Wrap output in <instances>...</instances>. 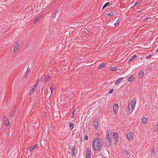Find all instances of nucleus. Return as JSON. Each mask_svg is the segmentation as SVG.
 Instances as JSON below:
<instances>
[{"label":"nucleus","mask_w":158,"mask_h":158,"mask_svg":"<svg viewBox=\"0 0 158 158\" xmlns=\"http://www.w3.org/2000/svg\"><path fill=\"white\" fill-rule=\"evenodd\" d=\"M102 146L101 139L99 138H95L92 143V147L94 150L95 151H99L102 148Z\"/></svg>","instance_id":"1"},{"label":"nucleus","mask_w":158,"mask_h":158,"mask_svg":"<svg viewBox=\"0 0 158 158\" xmlns=\"http://www.w3.org/2000/svg\"><path fill=\"white\" fill-rule=\"evenodd\" d=\"M111 134L110 133V131L107 130L106 133V139L105 140V144L107 147L109 148L110 147L111 143Z\"/></svg>","instance_id":"2"},{"label":"nucleus","mask_w":158,"mask_h":158,"mask_svg":"<svg viewBox=\"0 0 158 158\" xmlns=\"http://www.w3.org/2000/svg\"><path fill=\"white\" fill-rule=\"evenodd\" d=\"M2 120L4 126L7 127L10 125V122L9 120L5 114H4V117L3 118Z\"/></svg>","instance_id":"3"},{"label":"nucleus","mask_w":158,"mask_h":158,"mask_svg":"<svg viewBox=\"0 0 158 158\" xmlns=\"http://www.w3.org/2000/svg\"><path fill=\"white\" fill-rule=\"evenodd\" d=\"M86 158H91V149L89 148L86 150Z\"/></svg>","instance_id":"4"},{"label":"nucleus","mask_w":158,"mask_h":158,"mask_svg":"<svg viewBox=\"0 0 158 158\" xmlns=\"http://www.w3.org/2000/svg\"><path fill=\"white\" fill-rule=\"evenodd\" d=\"M113 136L115 141L117 142L118 141L119 135L118 133L114 132L113 133Z\"/></svg>","instance_id":"5"},{"label":"nucleus","mask_w":158,"mask_h":158,"mask_svg":"<svg viewBox=\"0 0 158 158\" xmlns=\"http://www.w3.org/2000/svg\"><path fill=\"white\" fill-rule=\"evenodd\" d=\"M136 99L135 98H134L131 101V103L129 105H130L131 107H132V109L133 108H135V104L136 103Z\"/></svg>","instance_id":"6"},{"label":"nucleus","mask_w":158,"mask_h":158,"mask_svg":"<svg viewBox=\"0 0 158 158\" xmlns=\"http://www.w3.org/2000/svg\"><path fill=\"white\" fill-rule=\"evenodd\" d=\"M19 44H18V42H15V44L14 45L13 52L15 53L17 51L18 48L19 47Z\"/></svg>","instance_id":"7"},{"label":"nucleus","mask_w":158,"mask_h":158,"mask_svg":"<svg viewBox=\"0 0 158 158\" xmlns=\"http://www.w3.org/2000/svg\"><path fill=\"white\" fill-rule=\"evenodd\" d=\"M118 104L117 103L114 104L113 107V111L115 113L118 112Z\"/></svg>","instance_id":"8"},{"label":"nucleus","mask_w":158,"mask_h":158,"mask_svg":"<svg viewBox=\"0 0 158 158\" xmlns=\"http://www.w3.org/2000/svg\"><path fill=\"white\" fill-rule=\"evenodd\" d=\"M38 148V145L37 144H35L34 146L31 147H29L28 148V150L30 152H31L33 150H36Z\"/></svg>","instance_id":"9"},{"label":"nucleus","mask_w":158,"mask_h":158,"mask_svg":"<svg viewBox=\"0 0 158 158\" xmlns=\"http://www.w3.org/2000/svg\"><path fill=\"white\" fill-rule=\"evenodd\" d=\"M36 88H35V87L32 86L31 87V88L28 93V95L30 96L33 93H34V91H35V89Z\"/></svg>","instance_id":"10"},{"label":"nucleus","mask_w":158,"mask_h":158,"mask_svg":"<svg viewBox=\"0 0 158 158\" xmlns=\"http://www.w3.org/2000/svg\"><path fill=\"white\" fill-rule=\"evenodd\" d=\"M127 137L128 139L129 140H131L133 138V135L131 133H129L127 134Z\"/></svg>","instance_id":"11"},{"label":"nucleus","mask_w":158,"mask_h":158,"mask_svg":"<svg viewBox=\"0 0 158 158\" xmlns=\"http://www.w3.org/2000/svg\"><path fill=\"white\" fill-rule=\"evenodd\" d=\"M43 16V15H42L35 18L33 21V23H37L39 20H40Z\"/></svg>","instance_id":"12"},{"label":"nucleus","mask_w":158,"mask_h":158,"mask_svg":"<svg viewBox=\"0 0 158 158\" xmlns=\"http://www.w3.org/2000/svg\"><path fill=\"white\" fill-rule=\"evenodd\" d=\"M51 77L48 75H45L44 77V81L46 83L50 79Z\"/></svg>","instance_id":"13"},{"label":"nucleus","mask_w":158,"mask_h":158,"mask_svg":"<svg viewBox=\"0 0 158 158\" xmlns=\"http://www.w3.org/2000/svg\"><path fill=\"white\" fill-rule=\"evenodd\" d=\"M93 126L94 128L97 129L98 126V120L95 121L93 124Z\"/></svg>","instance_id":"14"},{"label":"nucleus","mask_w":158,"mask_h":158,"mask_svg":"<svg viewBox=\"0 0 158 158\" xmlns=\"http://www.w3.org/2000/svg\"><path fill=\"white\" fill-rule=\"evenodd\" d=\"M75 146H73L72 147V154L71 155V156H74L76 155V152H75Z\"/></svg>","instance_id":"15"},{"label":"nucleus","mask_w":158,"mask_h":158,"mask_svg":"<svg viewBox=\"0 0 158 158\" xmlns=\"http://www.w3.org/2000/svg\"><path fill=\"white\" fill-rule=\"evenodd\" d=\"M30 73V68L29 66H28L27 68V71L25 73V77H27L29 75Z\"/></svg>","instance_id":"16"},{"label":"nucleus","mask_w":158,"mask_h":158,"mask_svg":"<svg viewBox=\"0 0 158 158\" xmlns=\"http://www.w3.org/2000/svg\"><path fill=\"white\" fill-rule=\"evenodd\" d=\"M106 66V64H105L104 63H101V64H99L98 66V69H101L102 68Z\"/></svg>","instance_id":"17"},{"label":"nucleus","mask_w":158,"mask_h":158,"mask_svg":"<svg viewBox=\"0 0 158 158\" xmlns=\"http://www.w3.org/2000/svg\"><path fill=\"white\" fill-rule=\"evenodd\" d=\"M132 108H132V107H131L130 105H129V106H128V111H129V112L130 113H131L134 110V109L135 108H133V110L132 109Z\"/></svg>","instance_id":"18"},{"label":"nucleus","mask_w":158,"mask_h":158,"mask_svg":"<svg viewBox=\"0 0 158 158\" xmlns=\"http://www.w3.org/2000/svg\"><path fill=\"white\" fill-rule=\"evenodd\" d=\"M143 71H140L138 75L139 78H142L143 77Z\"/></svg>","instance_id":"19"},{"label":"nucleus","mask_w":158,"mask_h":158,"mask_svg":"<svg viewBox=\"0 0 158 158\" xmlns=\"http://www.w3.org/2000/svg\"><path fill=\"white\" fill-rule=\"evenodd\" d=\"M58 10L57 9L54 11L52 15V17L53 18H56V14L58 13Z\"/></svg>","instance_id":"20"},{"label":"nucleus","mask_w":158,"mask_h":158,"mask_svg":"<svg viewBox=\"0 0 158 158\" xmlns=\"http://www.w3.org/2000/svg\"><path fill=\"white\" fill-rule=\"evenodd\" d=\"M142 122L143 124L147 123L148 122L147 119L145 117L143 118L142 119Z\"/></svg>","instance_id":"21"},{"label":"nucleus","mask_w":158,"mask_h":158,"mask_svg":"<svg viewBox=\"0 0 158 158\" xmlns=\"http://www.w3.org/2000/svg\"><path fill=\"white\" fill-rule=\"evenodd\" d=\"M117 67H116V66L114 67H112L110 68V70L112 71H114V70H116L118 69Z\"/></svg>","instance_id":"22"},{"label":"nucleus","mask_w":158,"mask_h":158,"mask_svg":"<svg viewBox=\"0 0 158 158\" xmlns=\"http://www.w3.org/2000/svg\"><path fill=\"white\" fill-rule=\"evenodd\" d=\"M69 129L70 130H73L74 125L73 123H71L69 124Z\"/></svg>","instance_id":"23"},{"label":"nucleus","mask_w":158,"mask_h":158,"mask_svg":"<svg viewBox=\"0 0 158 158\" xmlns=\"http://www.w3.org/2000/svg\"><path fill=\"white\" fill-rule=\"evenodd\" d=\"M39 80V78H38L37 79V80L35 82L34 85L33 86L35 87V88H36L38 84Z\"/></svg>","instance_id":"24"},{"label":"nucleus","mask_w":158,"mask_h":158,"mask_svg":"<svg viewBox=\"0 0 158 158\" xmlns=\"http://www.w3.org/2000/svg\"><path fill=\"white\" fill-rule=\"evenodd\" d=\"M134 78L132 76L128 78V80L129 82H131L134 79Z\"/></svg>","instance_id":"25"},{"label":"nucleus","mask_w":158,"mask_h":158,"mask_svg":"<svg viewBox=\"0 0 158 158\" xmlns=\"http://www.w3.org/2000/svg\"><path fill=\"white\" fill-rule=\"evenodd\" d=\"M121 82V81H120V80H119L118 79L114 83V84L115 85H118Z\"/></svg>","instance_id":"26"},{"label":"nucleus","mask_w":158,"mask_h":158,"mask_svg":"<svg viewBox=\"0 0 158 158\" xmlns=\"http://www.w3.org/2000/svg\"><path fill=\"white\" fill-rule=\"evenodd\" d=\"M158 131V125L156 124L154 127V131L157 132Z\"/></svg>","instance_id":"27"},{"label":"nucleus","mask_w":158,"mask_h":158,"mask_svg":"<svg viewBox=\"0 0 158 158\" xmlns=\"http://www.w3.org/2000/svg\"><path fill=\"white\" fill-rule=\"evenodd\" d=\"M136 56V55L135 54V55H134L133 56H132L131 58H130V59L129 60V61H130V60H133L135 58V57Z\"/></svg>","instance_id":"28"},{"label":"nucleus","mask_w":158,"mask_h":158,"mask_svg":"<svg viewBox=\"0 0 158 158\" xmlns=\"http://www.w3.org/2000/svg\"><path fill=\"white\" fill-rule=\"evenodd\" d=\"M109 3H110V2H109L105 3L104 4V6H103V8L106 7L107 6L109 5Z\"/></svg>","instance_id":"29"},{"label":"nucleus","mask_w":158,"mask_h":158,"mask_svg":"<svg viewBox=\"0 0 158 158\" xmlns=\"http://www.w3.org/2000/svg\"><path fill=\"white\" fill-rule=\"evenodd\" d=\"M119 23V20L118 19L117 21L114 24V25L115 26H117L118 25Z\"/></svg>","instance_id":"30"},{"label":"nucleus","mask_w":158,"mask_h":158,"mask_svg":"<svg viewBox=\"0 0 158 158\" xmlns=\"http://www.w3.org/2000/svg\"><path fill=\"white\" fill-rule=\"evenodd\" d=\"M15 111H13L11 114V116L12 117H13L15 116Z\"/></svg>","instance_id":"31"},{"label":"nucleus","mask_w":158,"mask_h":158,"mask_svg":"<svg viewBox=\"0 0 158 158\" xmlns=\"http://www.w3.org/2000/svg\"><path fill=\"white\" fill-rule=\"evenodd\" d=\"M114 14L112 12H110L108 14V15L110 16H113L114 15Z\"/></svg>","instance_id":"32"},{"label":"nucleus","mask_w":158,"mask_h":158,"mask_svg":"<svg viewBox=\"0 0 158 158\" xmlns=\"http://www.w3.org/2000/svg\"><path fill=\"white\" fill-rule=\"evenodd\" d=\"M114 92V89H111L110 90L109 92L108 93V94H110Z\"/></svg>","instance_id":"33"},{"label":"nucleus","mask_w":158,"mask_h":158,"mask_svg":"<svg viewBox=\"0 0 158 158\" xmlns=\"http://www.w3.org/2000/svg\"><path fill=\"white\" fill-rule=\"evenodd\" d=\"M84 139L85 140H87L88 139V137L87 135H85L84 136Z\"/></svg>","instance_id":"34"},{"label":"nucleus","mask_w":158,"mask_h":158,"mask_svg":"<svg viewBox=\"0 0 158 158\" xmlns=\"http://www.w3.org/2000/svg\"><path fill=\"white\" fill-rule=\"evenodd\" d=\"M54 88H52V87H50V90H51V94H52V92H53V90L54 89Z\"/></svg>","instance_id":"35"},{"label":"nucleus","mask_w":158,"mask_h":158,"mask_svg":"<svg viewBox=\"0 0 158 158\" xmlns=\"http://www.w3.org/2000/svg\"><path fill=\"white\" fill-rule=\"evenodd\" d=\"M154 148L152 147V153L153 154H155V152L154 150Z\"/></svg>","instance_id":"36"},{"label":"nucleus","mask_w":158,"mask_h":158,"mask_svg":"<svg viewBox=\"0 0 158 158\" xmlns=\"http://www.w3.org/2000/svg\"><path fill=\"white\" fill-rule=\"evenodd\" d=\"M150 18V17L149 15L147 16L144 19V21H147Z\"/></svg>","instance_id":"37"},{"label":"nucleus","mask_w":158,"mask_h":158,"mask_svg":"<svg viewBox=\"0 0 158 158\" xmlns=\"http://www.w3.org/2000/svg\"><path fill=\"white\" fill-rule=\"evenodd\" d=\"M74 113H75V110H74L73 112H72V116H71V118H73L74 117Z\"/></svg>","instance_id":"38"},{"label":"nucleus","mask_w":158,"mask_h":158,"mask_svg":"<svg viewBox=\"0 0 158 158\" xmlns=\"http://www.w3.org/2000/svg\"><path fill=\"white\" fill-rule=\"evenodd\" d=\"M151 54H150L148 56H146V57L147 58H148L149 57H151Z\"/></svg>","instance_id":"39"},{"label":"nucleus","mask_w":158,"mask_h":158,"mask_svg":"<svg viewBox=\"0 0 158 158\" xmlns=\"http://www.w3.org/2000/svg\"><path fill=\"white\" fill-rule=\"evenodd\" d=\"M140 4V2H135L134 6L135 5H139Z\"/></svg>","instance_id":"40"},{"label":"nucleus","mask_w":158,"mask_h":158,"mask_svg":"<svg viewBox=\"0 0 158 158\" xmlns=\"http://www.w3.org/2000/svg\"><path fill=\"white\" fill-rule=\"evenodd\" d=\"M152 69V67H151V66H150L149 67L148 69V70L149 71V70H151Z\"/></svg>","instance_id":"41"},{"label":"nucleus","mask_w":158,"mask_h":158,"mask_svg":"<svg viewBox=\"0 0 158 158\" xmlns=\"http://www.w3.org/2000/svg\"><path fill=\"white\" fill-rule=\"evenodd\" d=\"M124 77H121L120 78H119L118 79L120 80V81H121V82L123 80V79Z\"/></svg>","instance_id":"42"},{"label":"nucleus","mask_w":158,"mask_h":158,"mask_svg":"<svg viewBox=\"0 0 158 158\" xmlns=\"http://www.w3.org/2000/svg\"><path fill=\"white\" fill-rule=\"evenodd\" d=\"M125 153L126 154H129V152L127 151H125Z\"/></svg>","instance_id":"43"},{"label":"nucleus","mask_w":158,"mask_h":158,"mask_svg":"<svg viewBox=\"0 0 158 158\" xmlns=\"http://www.w3.org/2000/svg\"><path fill=\"white\" fill-rule=\"evenodd\" d=\"M156 52H158V48L157 49Z\"/></svg>","instance_id":"44"}]
</instances>
